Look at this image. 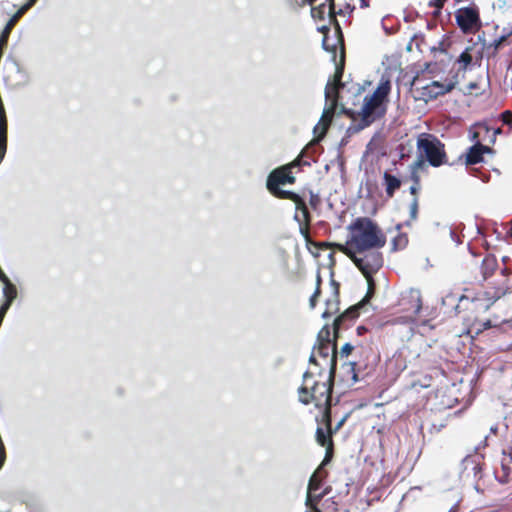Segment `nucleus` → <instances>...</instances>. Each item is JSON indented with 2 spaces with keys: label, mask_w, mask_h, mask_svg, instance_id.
Masks as SVG:
<instances>
[{
  "label": "nucleus",
  "mask_w": 512,
  "mask_h": 512,
  "mask_svg": "<svg viewBox=\"0 0 512 512\" xmlns=\"http://www.w3.org/2000/svg\"><path fill=\"white\" fill-rule=\"evenodd\" d=\"M327 494V490L323 491L322 493L320 494H317V495H313V501L314 503H316V506H318V503L320 502V500Z\"/></svg>",
  "instance_id": "nucleus-46"
},
{
  "label": "nucleus",
  "mask_w": 512,
  "mask_h": 512,
  "mask_svg": "<svg viewBox=\"0 0 512 512\" xmlns=\"http://www.w3.org/2000/svg\"><path fill=\"white\" fill-rule=\"evenodd\" d=\"M418 158L413 164L414 169H420L425 161L432 167L448 164L445 145L435 135L421 134L417 139Z\"/></svg>",
  "instance_id": "nucleus-4"
},
{
  "label": "nucleus",
  "mask_w": 512,
  "mask_h": 512,
  "mask_svg": "<svg viewBox=\"0 0 512 512\" xmlns=\"http://www.w3.org/2000/svg\"><path fill=\"white\" fill-rule=\"evenodd\" d=\"M408 236L406 233L398 232V234L392 239V251H399L406 248L408 245Z\"/></svg>",
  "instance_id": "nucleus-26"
},
{
  "label": "nucleus",
  "mask_w": 512,
  "mask_h": 512,
  "mask_svg": "<svg viewBox=\"0 0 512 512\" xmlns=\"http://www.w3.org/2000/svg\"><path fill=\"white\" fill-rule=\"evenodd\" d=\"M302 164L301 161V155H299L296 159H294L292 162L285 164L284 166H289V170L292 171L295 167H298Z\"/></svg>",
  "instance_id": "nucleus-42"
},
{
  "label": "nucleus",
  "mask_w": 512,
  "mask_h": 512,
  "mask_svg": "<svg viewBox=\"0 0 512 512\" xmlns=\"http://www.w3.org/2000/svg\"><path fill=\"white\" fill-rule=\"evenodd\" d=\"M313 512H322V511L318 508V506L313 505Z\"/></svg>",
  "instance_id": "nucleus-55"
},
{
  "label": "nucleus",
  "mask_w": 512,
  "mask_h": 512,
  "mask_svg": "<svg viewBox=\"0 0 512 512\" xmlns=\"http://www.w3.org/2000/svg\"><path fill=\"white\" fill-rule=\"evenodd\" d=\"M418 207H419L418 198L414 197L412 203L410 204V218L412 220H415L418 216Z\"/></svg>",
  "instance_id": "nucleus-35"
},
{
  "label": "nucleus",
  "mask_w": 512,
  "mask_h": 512,
  "mask_svg": "<svg viewBox=\"0 0 512 512\" xmlns=\"http://www.w3.org/2000/svg\"><path fill=\"white\" fill-rule=\"evenodd\" d=\"M338 243H330V242H313V245H315L317 248L321 250L329 249V248H336L337 249Z\"/></svg>",
  "instance_id": "nucleus-39"
},
{
  "label": "nucleus",
  "mask_w": 512,
  "mask_h": 512,
  "mask_svg": "<svg viewBox=\"0 0 512 512\" xmlns=\"http://www.w3.org/2000/svg\"><path fill=\"white\" fill-rule=\"evenodd\" d=\"M321 283H322L321 275L318 273L317 277H316V287H319L320 290H321Z\"/></svg>",
  "instance_id": "nucleus-48"
},
{
  "label": "nucleus",
  "mask_w": 512,
  "mask_h": 512,
  "mask_svg": "<svg viewBox=\"0 0 512 512\" xmlns=\"http://www.w3.org/2000/svg\"><path fill=\"white\" fill-rule=\"evenodd\" d=\"M4 284L3 294L5 297V302L3 303L4 309H9L13 300L17 297V289L16 286L11 283L10 279L7 277V280L1 281Z\"/></svg>",
  "instance_id": "nucleus-23"
},
{
  "label": "nucleus",
  "mask_w": 512,
  "mask_h": 512,
  "mask_svg": "<svg viewBox=\"0 0 512 512\" xmlns=\"http://www.w3.org/2000/svg\"><path fill=\"white\" fill-rule=\"evenodd\" d=\"M446 0H429L428 6L436 8L435 14H439L440 10L443 8Z\"/></svg>",
  "instance_id": "nucleus-37"
},
{
  "label": "nucleus",
  "mask_w": 512,
  "mask_h": 512,
  "mask_svg": "<svg viewBox=\"0 0 512 512\" xmlns=\"http://www.w3.org/2000/svg\"><path fill=\"white\" fill-rule=\"evenodd\" d=\"M16 21L12 18L9 19V21L6 23L3 31L0 34V42L1 44H7L9 36L11 34V31L13 30L14 26L16 25Z\"/></svg>",
  "instance_id": "nucleus-28"
},
{
  "label": "nucleus",
  "mask_w": 512,
  "mask_h": 512,
  "mask_svg": "<svg viewBox=\"0 0 512 512\" xmlns=\"http://www.w3.org/2000/svg\"><path fill=\"white\" fill-rule=\"evenodd\" d=\"M350 238L345 244H337V250L345 255L353 251L364 252L370 248H383L386 236L370 218L359 217L350 226Z\"/></svg>",
  "instance_id": "nucleus-2"
},
{
  "label": "nucleus",
  "mask_w": 512,
  "mask_h": 512,
  "mask_svg": "<svg viewBox=\"0 0 512 512\" xmlns=\"http://www.w3.org/2000/svg\"><path fill=\"white\" fill-rule=\"evenodd\" d=\"M381 248H370L364 252L353 251V254L346 255L356 267L362 272L365 278L374 275L383 266V254Z\"/></svg>",
  "instance_id": "nucleus-7"
},
{
  "label": "nucleus",
  "mask_w": 512,
  "mask_h": 512,
  "mask_svg": "<svg viewBox=\"0 0 512 512\" xmlns=\"http://www.w3.org/2000/svg\"><path fill=\"white\" fill-rule=\"evenodd\" d=\"M28 1H29V2H31V3H34V4H35V2H36L37 0H28Z\"/></svg>",
  "instance_id": "nucleus-57"
},
{
  "label": "nucleus",
  "mask_w": 512,
  "mask_h": 512,
  "mask_svg": "<svg viewBox=\"0 0 512 512\" xmlns=\"http://www.w3.org/2000/svg\"><path fill=\"white\" fill-rule=\"evenodd\" d=\"M8 123H0V162L7 150Z\"/></svg>",
  "instance_id": "nucleus-25"
},
{
  "label": "nucleus",
  "mask_w": 512,
  "mask_h": 512,
  "mask_svg": "<svg viewBox=\"0 0 512 512\" xmlns=\"http://www.w3.org/2000/svg\"><path fill=\"white\" fill-rule=\"evenodd\" d=\"M501 280L496 282H490L493 285V291L485 292L487 299L483 304L480 305L484 310H488L498 299L504 296L507 293L512 292V276H509L508 268L502 269ZM481 301L480 297H477L475 301L472 302V305L477 308L479 302Z\"/></svg>",
  "instance_id": "nucleus-10"
},
{
  "label": "nucleus",
  "mask_w": 512,
  "mask_h": 512,
  "mask_svg": "<svg viewBox=\"0 0 512 512\" xmlns=\"http://www.w3.org/2000/svg\"><path fill=\"white\" fill-rule=\"evenodd\" d=\"M383 180L386 195L388 198H392L395 191L401 187V180L387 171L383 174Z\"/></svg>",
  "instance_id": "nucleus-21"
},
{
  "label": "nucleus",
  "mask_w": 512,
  "mask_h": 512,
  "mask_svg": "<svg viewBox=\"0 0 512 512\" xmlns=\"http://www.w3.org/2000/svg\"><path fill=\"white\" fill-rule=\"evenodd\" d=\"M325 98L329 100L330 107L325 109L322 117L320 119V124L322 126V135H325L335 114V110L338 105L339 95L337 92V86H331L327 84L325 87Z\"/></svg>",
  "instance_id": "nucleus-12"
},
{
  "label": "nucleus",
  "mask_w": 512,
  "mask_h": 512,
  "mask_svg": "<svg viewBox=\"0 0 512 512\" xmlns=\"http://www.w3.org/2000/svg\"><path fill=\"white\" fill-rule=\"evenodd\" d=\"M331 332L328 325H325L322 327V329L319 331L317 336V342H323V343H333L330 339Z\"/></svg>",
  "instance_id": "nucleus-30"
},
{
  "label": "nucleus",
  "mask_w": 512,
  "mask_h": 512,
  "mask_svg": "<svg viewBox=\"0 0 512 512\" xmlns=\"http://www.w3.org/2000/svg\"><path fill=\"white\" fill-rule=\"evenodd\" d=\"M359 1H360V3H361V7H362V8L368 7V2H367V0H359Z\"/></svg>",
  "instance_id": "nucleus-50"
},
{
  "label": "nucleus",
  "mask_w": 512,
  "mask_h": 512,
  "mask_svg": "<svg viewBox=\"0 0 512 512\" xmlns=\"http://www.w3.org/2000/svg\"><path fill=\"white\" fill-rule=\"evenodd\" d=\"M413 309H414V313L415 314H418L422 308V302H421V298L419 295H417L414 299H413Z\"/></svg>",
  "instance_id": "nucleus-40"
},
{
  "label": "nucleus",
  "mask_w": 512,
  "mask_h": 512,
  "mask_svg": "<svg viewBox=\"0 0 512 512\" xmlns=\"http://www.w3.org/2000/svg\"><path fill=\"white\" fill-rule=\"evenodd\" d=\"M282 195H283L282 199L290 200V201L294 202L295 206H296V209L302 213V216H303L304 221L306 223V227L305 228H301V233L304 236V238L309 242L310 241V234H309L308 226H309L311 217H310V212L308 210V207H307L305 201L303 200L302 197H300L298 194H296V193H294L292 191L290 193H285V194H282Z\"/></svg>",
  "instance_id": "nucleus-13"
},
{
  "label": "nucleus",
  "mask_w": 512,
  "mask_h": 512,
  "mask_svg": "<svg viewBox=\"0 0 512 512\" xmlns=\"http://www.w3.org/2000/svg\"><path fill=\"white\" fill-rule=\"evenodd\" d=\"M310 5H313L317 0H306Z\"/></svg>",
  "instance_id": "nucleus-56"
},
{
  "label": "nucleus",
  "mask_w": 512,
  "mask_h": 512,
  "mask_svg": "<svg viewBox=\"0 0 512 512\" xmlns=\"http://www.w3.org/2000/svg\"><path fill=\"white\" fill-rule=\"evenodd\" d=\"M491 148L477 142L473 146H471L467 153L465 154V164L466 165H475L483 161V156L485 153H490Z\"/></svg>",
  "instance_id": "nucleus-18"
},
{
  "label": "nucleus",
  "mask_w": 512,
  "mask_h": 512,
  "mask_svg": "<svg viewBox=\"0 0 512 512\" xmlns=\"http://www.w3.org/2000/svg\"><path fill=\"white\" fill-rule=\"evenodd\" d=\"M332 423L330 424V427L326 426L327 433L324 431L323 428L318 427L316 430V441L317 443L322 446L326 447V455L322 462V465H325L328 463L332 457L333 454V440H332Z\"/></svg>",
  "instance_id": "nucleus-16"
},
{
  "label": "nucleus",
  "mask_w": 512,
  "mask_h": 512,
  "mask_svg": "<svg viewBox=\"0 0 512 512\" xmlns=\"http://www.w3.org/2000/svg\"><path fill=\"white\" fill-rule=\"evenodd\" d=\"M354 347L350 343H346L342 346L340 354L341 356H348L353 351Z\"/></svg>",
  "instance_id": "nucleus-41"
},
{
  "label": "nucleus",
  "mask_w": 512,
  "mask_h": 512,
  "mask_svg": "<svg viewBox=\"0 0 512 512\" xmlns=\"http://www.w3.org/2000/svg\"><path fill=\"white\" fill-rule=\"evenodd\" d=\"M34 3H31L27 1L26 4H24L11 18L14 19L16 22L19 21V19L24 15V13L30 9Z\"/></svg>",
  "instance_id": "nucleus-34"
},
{
  "label": "nucleus",
  "mask_w": 512,
  "mask_h": 512,
  "mask_svg": "<svg viewBox=\"0 0 512 512\" xmlns=\"http://www.w3.org/2000/svg\"><path fill=\"white\" fill-rule=\"evenodd\" d=\"M316 353L323 358H328L331 354V374L335 373L336 369V363H337V350H336V343H318L317 347H315Z\"/></svg>",
  "instance_id": "nucleus-20"
},
{
  "label": "nucleus",
  "mask_w": 512,
  "mask_h": 512,
  "mask_svg": "<svg viewBox=\"0 0 512 512\" xmlns=\"http://www.w3.org/2000/svg\"><path fill=\"white\" fill-rule=\"evenodd\" d=\"M368 282V289L365 297L358 302L357 304L346 309L342 314H340L333 322V333L334 337L337 338L339 336V331L341 329H346L349 325L355 321L360 315V309L364 307L371 298L375 294V281L373 279V275H370L369 278H366Z\"/></svg>",
  "instance_id": "nucleus-6"
},
{
  "label": "nucleus",
  "mask_w": 512,
  "mask_h": 512,
  "mask_svg": "<svg viewBox=\"0 0 512 512\" xmlns=\"http://www.w3.org/2000/svg\"><path fill=\"white\" fill-rule=\"evenodd\" d=\"M365 330H366V329H365V327H363V326H360V327H358V328H357V332H358V334H359V335H361V334H362V332H363V331H365Z\"/></svg>",
  "instance_id": "nucleus-53"
},
{
  "label": "nucleus",
  "mask_w": 512,
  "mask_h": 512,
  "mask_svg": "<svg viewBox=\"0 0 512 512\" xmlns=\"http://www.w3.org/2000/svg\"><path fill=\"white\" fill-rule=\"evenodd\" d=\"M417 170L418 169L413 168L412 179L414 181V184L410 187V193L412 195H414L415 197H417V194H418V191L420 188V178H419V175L417 174Z\"/></svg>",
  "instance_id": "nucleus-31"
},
{
  "label": "nucleus",
  "mask_w": 512,
  "mask_h": 512,
  "mask_svg": "<svg viewBox=\"0 0 512 512\" xmlns=\"http://www.w3.org/2000/svg\"><path fill=\"white\" fill-rule=\"evenodd\" d=\"M473 321H474V322H477V321H478V317H475V318L473 319Z\"/></svg>",
  "instance_id": "nucleus-58"
},
{
  "label": "nucleus",
  "mask_w": 512,
  "mask_h": 512,
  "mask_svg": "<svg viewBox=\"0 0 512 512\" xmlns=\"http://www.w3.org/2000/svg\"><path fill=\"white\" fill-rule=\"evenodd\" d=\"M455 20L460 30L465 34H475L482 27L480 10L475 3L456 10Z\"/></svg>",
  "instance_id": "nucleus-8"
},
{
  "label": "nucleus",
  "mask_w": 512,
  "mask_h": 512,
  "mask_svg": "<svg viewBox=\"0 0 512 512\" xmlns=\"http://www.w3.org/2000/svg\"><path fill=\"white\" fill-rule=\"evenodd\" d=\"M309 361L311 363H315L316 364V358H315V354L314 353H312V355L310 356Z\"/></svg>",
  "instance_id": "nucleus-52"
},
{
  "label": "nucleus",
  "mask_w": 512,
  "mask_h": 512,
  "mask_svg": "<svg viewBox=\"0 0 512 512\" xmlns=\"http://www.w3.org/2000/svg\"><path fill=\"white\" fill-rule=\"evenodd\" d=\"M295 182L296 177L293 175V172L289 170V166L282 165L269 173L266 187L271 195H273L275 198L282 199V194L290 193L291 191L283 190L280 188V186L286 184H294Z\"/></svg>",
  "instance_id": "nucleus-9"
},
{
  "label": "nucleus",
  "mask_w": 512,
  "mask_h": 512,
  "mask_svg": "<svg viewBox=\"0 0 512 512\" xmlns=\"http://www.w3.org/2000/svg\"><path fill=\"white\" fill-rule=\"evenodd\" d=\"M333 23L335 27L332 35L330 34L329 28L324 27L322 29V32L324 34L322 46L326 51L332 53V59L334 62H336L337 50L339 49L340 55H342V49L345 52V45L343 33L338 21Z\"/></svg>",
  "instance_id": "nucleus-11"
},
{
  "label": "nucleus",
  "mask_w": 512,
  "mask_h": 512,
  "mask_svg": "<svg viewBox=\"0 0 512 512\" xmlns=\"http://www.w3.org/2000/svg\"><path fill=\"white\" fill-rule=\"evenodd\" d=\"M503 475L499 477L500 482L505 483L508 481L509 468L502 464Z\"/></svg>",
  "instance_id": "nucleus-43"
},
{
  "label": "nucleus",
  "mask_w": 512,
  "mask_h": 512,
  "mask_svg": "<svg viewBox=\"0 0 512 512\" xmlns=\"http://www.w3.org/2000/svg\"><path fill=\"white\" fill-rule=\"evenodd\" d=\"M459 308H460V305H459V304H457V305L455 306V314H456V315H458V314L460 313Z\"/></svg>",
  "instance_id": "nucleus-54"
},
{
  "label": "nucleus",
  "mask_w": 512,
  "mask_h": 512,
  "mask_svg": "<svg viewBox=\"0 0 512 512\" xmlns=\"http://www.w3.org/2000/svg\"><path fill=\"white\" fill-rule=\"evenodd\" d=\"M483 327H484V329L490 328L491 327L490 320H486L485 322H483Z\"/></svg>",
  "instance_id": "nucleus-49"
},
{
  "label": "nucleus",
  "mask_w": 512,
  "mask_h": 512,
  "mask_svg": "<svg viewBox=\"0 0 512 512\" xmlns=\"http://www.w3.org/2000/svg\"><path fill=\"white\" fill-rule=\"evenodd\" d=\"M320 295H321V290L319 289V287H316L314 293L311 295V297L309 299V305H310L311 309H314L316 307L318 298L320 297Z\"/></svg>",
  "instance_id": "nucleus-36"
},
{
  "label": "nucleus",
  "mask_w": 512,
  "mask_h": 512,
  "mask_svg": "<svg viewBox=\"0 0 512 512\" xmlns=\"http://www.w3.org/2000/svg\"><path fill=\"white\" fill-rule=\"evenodd\" d=\"M511 37H512V30L506 34H503L499 38L495 39L492 45L495 48V50H498V49L502 48L503 46L510 44L511 41H509V39Z\"/></svg>",
  "instance_id": "nucleus-29"
},
{
  "label": "nucleus",
  "mask_w": 512,
  "mask_h": 512,
  "mask_svg": "<svg viewBox=\"0 0 512 512\" xmlns=\"http://www.w3.org/2000/svg\"><path fill=\"white\" fill-rule=\"evenodd\" d=\"M498 269V261L496 259V257L494 255H491V254H488L486 255L483 259H482V262H481V266H480V271H481V275H482V280L485 281L487 283L486 285V290L482 293H478L474 298H472L471 300H469V297L466 296V295H462L460 296L459 298H457L459 300V302H464V301H467L469 302V306H470V310L471 311H485L483 309V307L479 304L477 306V308H475V306L472 305V302L475 301L477 299V297H480L481 298V301L479 303L483 304L485 302V300L487 299V296L485 295V292L487 291H493V285L489 282H498L501 280V273H502V270H500V272L496 275V279H493V276L495 274V272L497 271Z\"/></svg>",
  "instance_id": "nucleus-5"
},
{
  "label": "nucleus",
  "mask_w": 512,
  "mask_h": 512,
  "mask_svg": "<svg viewBox=\"0 0 512 512\" xmlns=\"http://www.w3.org/2000/svg\"><path fill=\"white\" fill-rule=\"evenodd\" d=\"M322 466L323 465L318 467V469L310 477V480L308 483V492H313V491L318 490L322 485L323 479L327 476L328 473H327V471L322 469Z\"/></svg>",
  "instance_id": "nucleus-24"
},
{
  "label": "nucleus",
  "mask_w": 512,
  "mask_h": 512,
  "mask_svg": "<svg viewBox=\"0 0 512 512\" xmlns=\"http://www.w3.org/2000/svg\"><path fill=\"white\" fill-rule=\"evenodd\" d=\"M502 119L504 123H509L512 119V113L510 111L503 112Z\"/></svg>",
  "instance_id": "nucleus-45"
},
{
  "label": "nucleus",
  "mask_w": 512,
  "mask_h": 512,
  "mask_svg": "<svg viewBox=\"0 0 512 512\" xmlns=\"http://www.w3.org/2000/svg\"><path fill=\"white\" fill-rule=\"evenodd\" d=\"M311 15L315 20H324L326 16L329 17V5L327 6L325 3H322L318 6L312 7Z\"/></svg>",
  "instance_id": "nucleus-27"
},
{
  "label": "nucleus",
  "mask_w": 512,
  "mask_h": 512,
  "mask_svg": "<svg viewBox=\"0 0 512 512\" xmlns=\"http://www.w3.org/2000/svg\"><path fill=\"white\" fill-rule=\"evenodd\" d=\"M390 91V80L382 79L376 90L371 95L364 98L363 107L360 112V121L357 125L351 126L349 130L358 132L371 125L376 119L382 117L385 113L383 103L387 99Z\"/></svg>",
  "instance_id": "nucleus-3"
},
{
  "label": "nucleus",
  "mask_w": 512,
  "mask_h": 512,
  "mask_svg": "<svg viewBox=\"0 0 512 512\" xmlns=\"http://www.w3.org/2000/svg\"><path fill=\"white\" fill-rule=\"evenodd\" d=\"M305 512H310V511H305Z\"/></svg>",
  "instance_id": "nucleus-59"
},
{
  "label": "nucleus",
  "mask_w": 512,
  "mask_h": 512,
  "mask_svg": "<svg viewBox=\"0 0 512 512\" xmlns=\"http://www.w3.org/2000/svg\"><path fill=\"white\" fill-rule=\"evenodd\" d=\"M329 3V19L336 22V15H350L355 9V0H326Z\"/></svg>",
  "instance_id": "nucleus-14"
},
{
  "label": "nucleus",
  "mask_w": 512,
  "mask_h": 512,
  "mask_svg": "<svg viewBox=\"0 0 512 512\" xmlns=\"http://www.w3.org/2000/svg\"><path fill=\"white\" fill-rule=\"evenodd\" d=\"M342 113L345 114L347 117L352 119L353 121H356L358 117H360V112L353 111L352 109H347L345 107L342 108Z\"/></svg>",
  "instance_id": "nucleus-38"
},
{
  "label": "nucleus",
  "mask_w": 512,
  "mask_h": 512,
  "mask_svg": "<svg viewBox=\"0 0 512 512\" xmlns=\"http://www.w3.org/2000/svg\"><path fill=\"white\" fill-rule=\"evenodd\" d=\"M457 82L458 80H455L454 82L442 84L438 81H433L430 84L423 87L422 96L423 98H425V100L435 99L440 95H444L450 92Z\"/></svg>",
  "instance_id": "nucleus-15"
},
{
  "label": "nucleus",
  "mask_w": 512,
  "mask_h": 512,
  "mask_svg": "<svg viewBox=\"0 0 512 512\" xmlns=\"http://www.w3.org/2000/svg\"><path fill=\"white\" fill-rule=\"evenodd\" d=\"M479 87H478V84L476 82H470L467 86V89L468 91L471 93L475 90H477Z\"/></svg>",
  "instance_id": "nucleus-47"
},
{
  "label": "nucleus",
  "mask_w": 512,
  "mask_h": 512,
  "mask_svg": "<svg viewBox=\"0 0 512 512\" xmlns=\"http://www.w3.org/2000/svg\"><path fill=\"white\" fill-rule=\"evenodd\" d=\"M474 51L475 48L473 46H468L456 59L454 65H457V72L453 77L455 80H457L459 73L464 74L474 65Z\"/></svg>",
  "instance_id": "nucleus-17"
},
{
  "label": "nucleus",
  "mask_w": 512,
  "mask_h": 512,
  "mask_svg": "<svg viewBox=\"0 0 512 512\" xmlns=\"http://www.w3.org/2000/svg\"><path fill=\"white\" fill-rule=\"evenodd\" d=\"M34 3H31L27 1L26 4H24L11 18L14 19L16 22L19 21V19L24 15V13L30 9Z\"/></svg>",
  "instance_id": "nucleus-33"
},
{
  "label": "nucleus",
  "mask_w": 512,
  "mask_h": 512,
  "mask_svg": "<svg viewBox=\"0 0 512 512\" xmlns=\"http://www.w3.org/2000/svg\"><path fill=\"white\" fill-rule=\"evenodd\" d=\"M334 291L332 296L325 302V310L322 313V318L327 319L337 314L340 310V293L339 284L333 281Z\"/></svg>",
  "instance_id": "nucleus-19"
},
{
  "label": "nucleus",
  "mask_w": 512,
  "mask_h": 512,
  "mask_svg": "<svg viewBox=\"0 0 512 512\" xmlns=\"http://www.w3.org/2000/svg\"><path fill=\"white\" fill-rule=\"evenodd\" d=\"M306 505L308 507H310L311 510L313 511V505H316V503H314V501H313V494H312V492H308L307 493Z\"/></svg>",
  "instance_id": "nucleus-44"
},
{
  "label": "nucleus",
  "mask_w": 512,
  "mask_h": 512,
  "mask_svg": "<svg viewBox=\"0 0 512 512\" xmlns=\"http://www.w3.org/2000/svg\"><path fill=\"white\" fill-rule=\"evenodd\" d=\"M334 384V374L327 377L319 373L315 375L306 371L303 375L302 385L298 389L299 401L308 405L313 403L316 408L322 410L321 422L330 427L331 424V400Z\"/></svg>",
  "instance_id": "nucleus-1"
},
{
  "label": "nucleus",
  "mask_w": 512,
  "mask_h": 512,
  "mask_svg": "<svg viewBox=\"0 0 512 512\" xmlns=\"http://www.w3.org/2000/svg\"><path fill=\"white\" fill-rule=\"evenodd\" d=\"M336 69L333 76V82H328L327 84H330L332 87L337 86V92L339 93V89L343 86L341 80L344 73V66H345V52L342 50V55L339 56V60L335 62Z\"/></svg>",
  "instance_id": "nucleus-22"
},
{
  "label": "nucleus",
  "mask_w": 512,
  "mask_h": 512,
  "mask_svg": "<svg viewBox=\"0 0 512 512\" xmlns=\"http://www.w3.org/2000/svg\"><path fill=\"white\" fill-rule=\"evenodd\" d=\"M344 367L347 369V372L351 376V380L353 383L358 381V374L356 372V363L355 362H349L344 365Z\"/></svg>",
  "instance_id": "nucleus-32"
},
{
  "label": "nucleus",
  "mask_w": 512,
  "mask_h": 512,
  "mask_svg": "<svg viewBox=\"0 0 512 512\" xmlns=\"http://www.w3.org/2000/svg\"><path fill=\"white\" fill-rule=\"evenodd\" d=\"M448 300L455 301V300H456V298H455V297H453L452 295H448V296H446V298H445V300H444V303H445L446 301H448Z\"/></svg>",
  "instance_id": "nucleus-51"
}]
</instances>
